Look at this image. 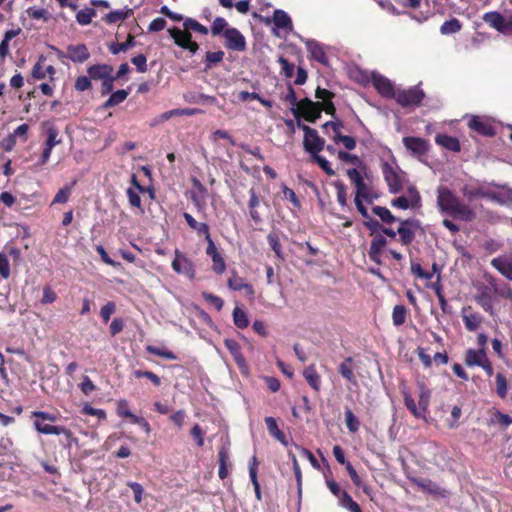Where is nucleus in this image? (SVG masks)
<instances>
[{"instance_id":"f257e3e1","label":"nucleus","mask_w":512,"mask_h":512,"mask_svg":"<svg viewBox=\"0 0 512 512\" xmlns=\"http://www.w3.org/2000/svg\"><path fill=\"white\" fill-rule=\"evenodd\" d=\"M437 207L442 214L464 222H472L476 219L475 211L445 186L437 188Z\"/></svg>"},{"instance_id":"f03ea898","label":"nucleus","mask_w":512,"mask_h":512,"mask_svg":"<svg viewBox=\"0 0 512 512\" xmlns=\"http://www.w3.org/2000/svg\"><path fill=\"white\" fill-rule=\"evenodd\" d=\"M381 169L389 192H401L408 182L406 173L396 163L383 162Z\"/></svg>"},{"instance_id":"7ed1b4c3","label":"nucleus","mask_w":512,"mask_h":512,"mask_svg":"<svg viewBox=\"0 0 512 512\" xmlns=\"http://www.w3.org/2000/svg\"><path fill=\"white\" fill-rule=\"evenodd\" d=\"M424 96V92L418 86H414L407 90L396 91L395 99L402 107H415L420 105Z\"/></svg>"},{"instance_id":"20e7f679","label":"nucleus","mask_w":512,"mask_h":512,"mask_svg":"<svg viewBox=\"0 0 512 512\" xmlns=\"http://www.w3.org/2000/svg\"><path fill=\"white\" fill-rule=\"evenodd\" d=\"M492 188L493 183L475 182L465 184L461 188V192L468 200H474L480 197L490 200Z\"/></svg>"},{"instance_id":"39448f33","label":"nucleus","mask_w":512,"mask_h":512,"mask_svg":"<svg viewBox=\"0 0 512 512\" xmlns=\"http://www.w3.org/2000/svg\"><path fill=\"white\" fill-rule=\"evenodd\" d=\"M298 126L304 131V148L311 155L317 154L324 149L325 141L318 136L316 130L298 122Z\"/></svg>"},{"instance_id":"423d86ee","label":"nucleus","mask_w":512,"mask_h":512,"mask_svg":"<svg viewBox=\"0 0 512 512\" xmlns=\"http://www.w3.org/2000/svg\"><path fill=\"white\" fill-rule=\"evenodd\" d=\"M421 197L415 186L410 185L407 189L406 196H400L391 201L392 207L406 210L408 208L418 207Z\"/></svg>"},{"instance_id":"0eeeda50","label":"nucleus","mask_w":512,"mask_h":512,"mask_svg":"<svg viewBox=\"0 0 512 512\" xmlns=\"http://www.w3.org/2000/svg\"><path fill=\"white\" fill-rule=\"evenodd\" d=\"M172 268L178 274H183L189 279L195 277L193 262L178 249L175 250V258L172 261Z\"/></svg>"},{"instance_id":"6e6552de","label":"nucleus","mask_w":512,"mask_h":512,"mask_svg":"<svg viewBox=\"0 0 512 512\" xmlns=\"http://www.w3.org/2000/svg\"><path fill=\"white\" fill-rule=\"evenodd\" d=\"M292 112L295 117H298L299 113H303L306 120L315 122L320 117L321 108L320 103H315L308 98L300 101L298 108H292Z\"/></svg>"},{"instance_id":"1a4fd4ad","label":"nucleus","mask_w":512,"mask_h":512,"mask_svg":"<svg viewBox=\"0 0 512 512\" xmlns=\"http://www.w3.org/2000/svg\"><path fill=\"white\" fill-rule=\"evenodd\" d=\"M223 36L228 49L233 51H244L246 49V40L238 29L227 28Z\"/></svg>"},{"instance_id":"9d476101","label":"nucleus","mask_w":512,"mask_h":512,"mask_svg":"<svg viewBox=\"0 0 512 512\" xmlns=\"http://www.w3.org/2000/svg\"><path fill=\"white\" fill-rule=\"evenodd\" d=\"M168 32L178 46L189 50L193 54L196 53L199 46L191 40V34L187 30L182 31L178 28H171Z\"/></svg>"},{"instance_id":"9b49d317","label":"nucleus","mask_w":512,"mask_h":512,"mask_svg":"<svg viewBox=\"0 0 512 512\" xmlns=\"http://www.w3.org/2000/svg\"><path fill=\"white\" fill-rule=\"evenodd\" d=\"M491 266L507 280L512 281V253L502 254L493 258Z\"/></svg>"},{"instance_id":"f8f14e48","label":"nucleus","mask_w":512,"mask_h":512,"mask_svg":"<svg viewBox=\"0 0 512 512\" xmlns=\"http://www.w3.org/2000/svg\"><path fill=\"white\" fill-rule=\"evenodd\" d=\"M461 316L465 328L470 332L476 331L484 320L483 316L473 311L471 306L463 307L461 311Z\"/></svg>"},{"instance_id":"ddd939ff","label":"nucleus","mask_w":512,"mask_h":512,"mask_svg":"<svg viewBox=\"0 0 512 512\" xmlns=\"http://www.w3.org/2000/svg\"><path fill=\"white\" fill-rule=\"evenodd\" d=\"M58 55L59 57H64V54L60 51H58ZM65 57L75 63H83L89 59L90 53L84 44L69 45Z\"/></svg>"},{"instance_id":"4468645a","label":"nucleus","mask_w":512,"mask_h":512,"mask_svg":"<svg viewBox=\"0 0 512 512\" xmlns=\"http://www.w3.org/2000/svg\"><path fill=\"white\" fill-rule=\"evenodd\" d=\"M372 82H373V86L375 87V89L382 96L395 98L396 91H394L393 84L388 78H386L380 74L373 73L372 74Z\"/></svg>"},{"instance_id":"2eb2a0df","label":"nucleus","mask_w":512,"mask_h":512,"mask_svg":"<svg viewBox=\"0 0 512 512\" xmlns=\"http://www.w3.org/2000/svg\"><path fill=\"white\" fill-rule=\"evenodd\" d=\"M490 201L499 205L512 204V188L493 184Z\"/></svg>"},{"instance_id":"dca6fc26","label":"nucleus","mask_w":512,"mask_h":512,"mask_svg":"<svg viewBox=\"0 0 512 512\" xmlns=\"http://www.w3.org/2000/svg\"><path fill=\"white\" fill-rule=\"evenodd\" d=\"M403 143L406 149L415 156L424 155L429 148L428 142L418 137H405Z\"/></svg>"},{"instance_id":"f3484780","label":"nucleus","mask_w":512,"mask_h":512,"mask_svg":"<svg viewBox=\"0 0 512 512\" xmlns=\"http://www.w3.org/2000/svg\"><path fill=\"white\" fill-rule=\"evenodd\" d=\"M487 358L485 349H468L465 353L464 363L468 367H480Z\"/></svg>"},{"instance_id":"a211bd4d","label":"nucleus","mask_w":512,"mask_h":512,"mask_svg":"<svg viewBox=\"0 0 512 512\" xmlns=\"http://www.w3.org/2000/svg\"><path fill=\"white\" fill-rule=\"evenodd\" d=\"M87 72L91 79L103 81L113 76V67L108 64H97L90 66Z\"/></svg>"},{"instance_id":"6ab92c4d","label":"nucleus","mask_w":512,"mask_h":512,"mask_svg":"<svg viewBox=\"0 0 512 512\" xmlns=\"http://www.w3.org/2000/svg\"><path fill=\"white\" fill-rule=\"evenodd\" d=\"M413 226L414 222L411 220L400 221V226L397 230V233L400 235L402 244L409 245L414 240L415 232Z\"/></svg>"},{"instance_id":"aec40b11","label":"nucleus","mask_w":512,"mask_h":512,"mask_svg":"<svg viewBox=\"0 0 512 512\" xmlns=\"http://www.w3.org/2000/svg\"><path fill=\"white\" fill-rule=\"evenodd\" d=\"M468 126L470 129L475 130L479 134L485 136H492L494 134L493 127L478 116L472 117L468 122Z\"/></svg>"},{"instance_id":"412c9836","label":"nucleus","mask_w":512,"mask_h":512,"mask_svg":"<svg viewBox=\"0 0 512 512\" xmlns=\"http://www.w3.org/2000/svg\"><path fill=\"white\" fill-rule=\"evenodd\" d=\"M475 301L482 307L485 312L489 313L490 315L494 314L492 295L489 292L488 287H483L481 289V291L475 296Z\"/></svg>"},{"instance_id":"4be33fe9","label":"nucleus","mask_w":512,"mask_h":512,"mask_svg":"<svg viewBox=\"0 0 512 512\" xmlns=\"http://www.w3.org/2000/svg\"><path fill=\"white\" fill-rule=\"evenodd\" d=\"M353 370L354 361L352 357L345 358L344 361L341 362L338 367V371L344 379H346L348 382L352 384H356L357 380Z\"/></svg>"},{"instance_id":"5701e85b","label":"nucleus","mask_w":512,"mask_h":512,"mask_svg":"<svg viewBox=\"0 0 512 512\" xmlns=\"http://www.w3.org/2000/svg\"><path fill=\"white\" fill-rule=\"evenodd\" d=\"M183 99L192 104H207L214 105L217 99L214 96H209L201 93L187 92L183 94Z\"/></svg>"},{"instance_id":"b1692460","label":"nucleus","mask_w":512,"mask_h":512,"mask_svg":"<svg viewBox=\"0 0 512 512\" xmlns=\"http://www.w3.org/2000/svg\"><path fill=\"white\" fill-rule=\"evenodd\" d=\"M307 50L311 57L321 64H327V56L321 45L315 40H306Z\"/></svg>"},{"instance_id":"393cba45","label":"nucleus","mask_w":512,"mask_h":512,"mask_svg":"<svg viewBox=\"0 0 512 512\" xmlns=\"http://www.w3.org/2000/svg\"><path fill=\"white\" fill-rule=\"evenodd\" d=\"M303 376L313 390L318 392L321 387V377L317 373L315 365L311 364L303 371Z\"/></svg>"},{"instance_id":"a878e982","label":"nucleus","mask_w":512,"mask_h":512,"mask_svg":"<svg viewBox=\"0 0 512 512\" xmlns=\"http://www.w3.org/2000/svg\"><path fill=\"white\" fill-rule=\"evenodd\" d=\"M228 287L235 291L245 290L247 295L252 296L254 294V289H253L252 285L245 282V280L243 278L237 276L236 274H233L228 279Z\"/></svg>"},{"instance_id":"bb28decb","label":"nucleus","mask_w":512,"mask_h":512,"mask_svg":"<svg viewBox=\"0 0 512 512\" xmlns=\"http://www.w3.org/2000/svg\"><path fill=\"white\" fill-rule=\"evenodd\" d=\"M482 19L490 27L501 33L504 23V16L502 14L496 11H490L485 13Z\"/></svg>"},{"instance_id":"cd10ccee","label":"nucleus","mask_w":512,"mask_h":512,"mask_svg":"<svg viewBox=\"0 0 512 512\" xmlns=\"http://www.w3.org/2000/svg\"><path fill=\"white\" fill-rule=\"evenodd\" d=\"M183 217L192 230L196 231L199 235H204L205 238H208L210 231L209 226L206 223L196 221L191 214L186 212L183 214Z\"/></svg>"},{"instance_id":"c85d7f7f","label":"nucleus","mask_w":512,"mask_h":512,"mask_svg":"<svg viewBox=\"0 0 512 512\" xmlns=\"http://www.w3.org/2000/svg\"><path fill=\"white\" fill-rule=\"evenodd\" d=\"M33 425H34V428L41 434L60 435L61 433H66L65 427L49 425V424H46L38 419L33 422Z\"/></svg>"},{"instance_id":"c756f323","label":"nucleus","mask_w":512,"mask_h":512,"mask_svg":"<svg viewBox=\"0 0 512 512\" xmlns=\"http://www.w3.org/2000/svg\"><path fill=\"white\" fill-rule=\"evenodd\" d=\"M273 22L277 28L292 30V21L289 15L280 9L274 11Z\"/></svg>"},{"instance_id":"7c9ffc66","label":"nucleus","mask_w":512,"mask_h":512,"mask_svg":"<svg viewBox=\"0 0 512 512\" xmlns=\"http://www.w3.org/2000/svg\"><path fill=\"white\" fill-rule=\"evenodd\" d=\"M436 143L443 146L444 148L458 152L460 151V143L457 138L448 136L445 134H440L436 136Z\"/></svg>"},{"instance_id":"2f4dec72","label":"nucleus","mask_w":512,"mask_h":512,"mask_svg":"<svg viewBox=\"0 0 512 512\" xmlns=\"http://www.w3.org/2000/svg\"><path fill=\"white\" fill-rule=\"evenodd\" d=\"M404 403L407 409L416 417L425 419L426 411L422 407L415 403L413 397L409 393H404Z\"/></svg>"},{"instance_id":"473e14b6","label":"nucleus","mask_w":512,"mask_h":512,"mask_svg":"<svg viewBox=\"0 0 512 512\" xmlns=\"http://www.w3.org/2000/svg\"><path fill=\"white\" fill-rule=\"evenodd\" d=\"M21 32V29H15V30H8L4 34V38L0 43V59L4 60L7 55L9 54V42L15 38L19 33Z\"/></svg>"},{"instance_id":"72a5a7b5","label":"nucleus","mask_w":512,"mask_h":512,"mask_svg":"<svg viewBox=\"0 0 512 512\" xmlns=\"http://www.w3.org/2000/svg\"><path fill=\"white\" fill-rule=\"evenodd\" d=\"M224 343H225L226 348L229 350V352L234 357L236 363L240 366L244 365L245 360H244L243 355L240 352L239 344L235 340H232V339H226Z\"/></svg>"},{"instance_id":"f704fd0d","label":"nucleus","mask_w":512,"mask_h":512,"mask_svg":"<svg viewBox=\"0 0 512 512\" xmlns=\"http://www.w3.org/2000/svg\"><path fill=\"white\" fill-rule=\"evenodd\" d=\"M249 194H250V199H249L248 207H249L250 216L255 223H259L261 221V217L256 210L257 206L259 205V198L256 195L254 189H250Z\"/></svg>"},{"instance_id":"c9c22d12","label":"nucleus","mask_w":512,"mask_h":512,"mask_svg":"<svg viewBox=\"0 0 512 512\" xmlns=\"http://www.w3.org/2000/svg\"><path fill=\"white\" fill-rule=\"evenodd\" d=\"M134 46H135L134 37L132 35H129L128 39L123 43H112L109 46V50L112 54L116 55V54H119L120 52H125Z\"/></svg>"},{"instance_id":"e433bc0d","label":"nucleus","mask_w":512,"mask_h":512,"mask_svg":"<svg viewBox=\"0 0 512 512\" xmlns=\"http://www.w3.org/2000/svg\"><path fill=\"white\" fill-rule=\"evenodd\" d=\"M419 388V399L418 403L426 412L428 411V406L431 398V391L426 387L424 383H418Z\"/></svg>"},{"instance_id":"4c0bfd02","label":"nucleus","mask_w":512,"mask_h":512,"mask_svg":"<svg viewBox=\"0 0 512 512\" xmlns=\"http://www.w3.org/2000/svg\"><path fill=\"white\" fill-rule=\"evenodd\" d=\"M249 476H250L251 482L253 484L256 497L258 500H261L260 485L257 480V462H256L255 457H253L252 462L250 463V466H249Z\"/></svg>"},{"instance_id":"58836bf2","label":"nucleus","mask_w":512,"mask_h":512,"mask_svg":"<svg viewBox=\"0 0 512 512\" xmlns=\"http://www.w3.org/2000/svg\"><path fill=\"white\" fill-rule=\"evenodd\" d=\"M267 241H268L271 249L275 252L276 256L281 261H283L285 259V257H284L283 251H282V247H281L278 235L273 232L269 233L267 236Z\"/></svg>"},{"instance_id":"ea45409f","label":"nucleus","mask_w":512,"mask_h":512,"mask_svg":"<svg viewBox=\"0 0 512 512\" xmlns=\"http://www.w3.org/2000/svg\"><path fill=\"white\" fill-rule=\"evenodd\" d=\"M339 501V505L349 510L350 512H362L359 505L352 499V497L346 492L342 493Z\"/></svg>"},{"instance_id":"a19ab883","label":"nucleus","mask_w":512,"mask_h":512,"mask_svg":"<svg viewBox=\"0 0 512 512\" xmlns=\"http://www.w3.org/2000/svg\"><path fill=\"white\" fill-rule=\"evenodd\" d=\"M376 198L377 195L373 193L367 184L355 191V199L372 203Z\"/></svg>"},{"instance_id":"79ce46f5","label":"nucleus","mask_w":512,"mask_h":512,"mask_svg":"<svg viewBox=\"0 0 512 512\" xmlns=\"http://www.w3.org/2000/svg\"><path fill=\"white\" fill-rule=\"evenodd\" d=\"M461 29V23L458 19L452 18L448 21H445L441 27L440 32L443 35L453 34L458 32Z\"/></svg>"},{"instance_id":"37998d69","label":"nucleus","mask_w":512,"mask_h":512,"mask_svg":"<svg viewBox=\"0 0 512 512\" xmlns=\"http://www.w3.org/2000/svg\"><path fill=\"white\" fill-rule=\"evenodd\" d=\"M128 94V91L124 89L117 90L116 92L112 93L109 99L104 103V107L110 108L123 102L127 98Z\"/></svg>"},{"instance_id":"c03bdc74","label":"nucleus","mask_w":512,"mask_h":512,"mask_svg":"<svg viewBox=\"0 0 512 512\" xmlns=\"http://www.w3.org/2000/svg\"><path fill=\"white\" fill-rule=\"evenodd\" d=\"M146 350L150 354H153V355H156V356L168 359V360H176L177 359V356L172 351H169V350H167L165 348H161V347L153 346V345H148L146 347Z\"/></svg>"},{"instance_id":"a18cd8bd","label":"nucleus","mask_w":512,"mask_h":512,"mask_svg":"<svg viewBox=\"0 0 512 512\" xmlns=\"http://www.w3.org/2000/svg\"><path fill=\"white\" fill-rule=\"evenodd\" d=\"M96 15L93 8H85L77 12L76 20L80 25H88L91 23L92 18Z\"/></svg>"},{"instance_id":"49530a36","label":"nucleus","mask_w":512,"mask_h":512,"mask_svg":"<svg viewBox=\"0 0 512 512\" xmlns=\"http://www.w3.org/2000/svg\"><path fill=\"white\" fill-rule=\"evenodd\" d=\"M233 321L234 324L240 329L246 328L249 325V320L246 312L240 309L239 307H236L233 310Z\"/></svg>"},{"instance_id":"de8ad7c7","label":"nucleus","mask_w":512,"mask_h":512,"mask_svg":"<svg viewBox=\"0 0 512 512\" xmlns=\"http://www.w3.org/2000/svg\"><path fill=\"white\" fill-rule=\"evenodd\" d=\"M407 309L403 305H396L392 312V320L395 326H401L406 321Z\"/></svg>"},{"instance_id":"09e8293b","label":"nucleus","mask_w":512,"mask_h":512,"mask_svg":"<svg viewBox=\"0 0 512 512\" xmlns=\"http://www.w3.org/2000/svg\"><path fill=\"white\" fill-rule=\"evenodd\" d=\"M373 213L377 215L383 222L391 224L397 220L395 216L392 215L389 209L382 206L373 207Z\"/></svg>"},{"instance_id":"8fccbe9b","label":"nucleus","mask_w":512,"mask_h":512,"mask_svg":"<svg viewBox=\"0 0 512 512\" xmlns=\"http://www.w3.org/2000/svg\"><path fill=\"white\" fill-rule=\"evenodd\" d=\"M183 26H184L185 30H187L188 32H189V30H192V31L201 33L203 35H206L208 33L207 27H205L204 25H202L201 23H199L198 21H196L195 19H192V18H187L184 21Z\"/></svg>"},{"instance_id":"3c124183","label":"nucleus","mask_w":512,"mask_h":512,"mask_svg":"<svg viewBox=\"0 0 512 512\" xmlns=\"http://www.w3.org/2000/svg\"><path fill=\"white\" fill-rule=\"evenodd\" d=\"M76 181H73L70 185H66L62 189H60L53 199V204L57 203H66L69 199V196L72 191V187L75 185Z\"/></svg>"},{"instance_id":"603ef678","label":"nucleus","mask_w":512,"mask_h":512,"mask_svg":"<svg viewBox=\"0 0 512 512\" xmlns=\"http://www.w3.org/2000/svg\"><path fill=\"white\" fill-rule=\"evenodd\" d=\"M346 174L350 181L355 185L356 191L366 185L360 171H358L356 168L348 169Z\"/></svg>"},{"instance_id":"864d4df0","label":"nucleus","mask_w":512,"mask_h":512,"mask_svg":"<svg viewBox=\"0 0 512 512\" xmlns=\"http://www.w3.org/2000/svg\"><path fill=\"white\" fill-rule=\"evenodd\" d=\"M224 58L223 51L207 52L205 69H210L213 65L220 63Z\"/></svg>"},{"instance_id":"5fc2aeb1","label":"nucleus","mask_w":512,"mask_h":512,"mask_svg":"<svg viewBox=\"0 0 512 512\" xmlns=\"http://www.w3.org/2000/svg\"><path fill=\"white\" fill-rule=\"evenodd\" d=\"M129 13H131V10H116L108 13L105 16V21L109 24L116 23L120 20H124L129 16Z\"/></svg>"},{"instance_id":"6e6d98bb","label":"nucleus","mask_w":512,"mask_h":512,"mask_svg":"<svg viewBox=\"0 0 512 512\" xmlns=\"http://www.w3.org/2000/svg\"><path fill=\"white\" fill-rule=\"evenodd\" d=\"M345 418L348 430L352 433L357 432L360 427V422L350 409H346Z\"/></svg>"},{"instance_id":"4d7b16f0","label":"nucleus","mask_w":512,"mask_h":512,"mask_svg":"<svg viewBox=\"0 0 512 512\" xmlns=\"http://www.w3.org/2000/svg\"><path fill=\"white\" fill-rule=\"evenodd\" d=\"M312 159L321 167V169L327 175H329V176L335 175V171L332 169L330 162L326 158L318 155V153H317V154L312 155Z\"/></svg>"},{"instance_id":"13d9d810","label":"nucleus","mask_w":512,"mask_h":512,"mask_svg":"<svg viewBox=\"0 0 512 512\" xmlns=\"http://www.w3.org/2000/svg\"><path fill=\"white\" fill-rule=\"evenodd\" d=\"M334 142H341L347 150H353L356 147V140L347 135L337 134L332 137Z\"/></svg>"},{"instance_id":"bf43d9fd","label":"nucleus","mask_w":512,"mask_h":512,"mask_svg":"<svg viewBox=\"0 0 512 512\" xmlns=\"http://www.w3.org/2000/svg\"><path fill=\"white\" fill-rule=\"evenodd\" d=\"M493 293L501 298L512 301V287L505 282L501 281L498 287H495V291Z\"/></svg>"},{"instance_id":"052dcab7","label":"nucleus","mask_w":512,"mask_h":512,"mask_svg":"<svg viewBox=\"0 0 512 512\" xmlns=\"http://www.w3.org/2000/svg\"><path fill=\"white\" fill-rule=\"evenodd\" d=\"M58 135V130L55 127L48 128L45 146L47 148L53 149L54 146L58 145L61 142V140L58 138Z\"/></svg>"},{"instance_id":"680f3d73","label":"nucleus","mask_w":512,"mask_h":512,"mask_svg":"<svg viewBox=\"0 0 512 512\" xmlns=\"http://www.w3.org/2000/svg\"><path fill=\"white\" fill-rule=\"evenodd\" d=\"M496 391L501 398H505L507 395V380L502 373L496 375Z\"/></svg>"},{"instance_id":"e2e57ef3","label":"nucleus","mask_w":512,"mask_h":512,"mask_svg":"<svg viewBox=\"0 0 512 512\" xmlns=\"http://www.w3.org/2000/svg\"><path fill=\"white\" fill-rule=\"evenodd\" d=\"M210 258L213 262V271L218 275L223 274L226 270V264L221 254L218 253L216 255L211 256Z\"/></svg>"},{"instance_id":"0e129e2a","label":"nucleus","mask_w":512,"mask_h":512,"mask_svg":"<svg viewBox=\"0 0 512 512\" xmlns=\"http://www.w3.org/2000/svg\"><path fill=\"white\" fill-rule=\"evenodd\" d=\"M227 21L222 17H217L214 19L212 26H211V32L214 36L221 34L222 32L228 28Z\"/></svg>"},{"instance_id":"69168bd1","label":"nucleus","mask_w":512,"mask_h":512,"mask_svg":"<svg viewBox=\"0 0 512 512\" xmlns=\"http://www.w3.org/2000/svg\"><path fill=\"white\" fill-rule=\"evenodd\" d=\"M337 157L339 160L345 162V163H352L354 165H361L362 164V161L361 159L357 156V155H354V154H350L348 152H345V151H338L337 152Z\"/></svg>"},{"instance_id":"338daca9","label":"nucleus","mask_w":512,"mask_h":512,"mask_svg":"<svg viewBox=\"0 0 512 512\" xmlns=\"http://www.w3.org/2000/svg\"><path fill=\"white\" fill-rule=\"evenodd\" d=\"M202 297L206 302L215 307L216 310L220 311L222 309L224 302L220 297L208 292H203Z\"/></svg>"},{"instance_id":"774afa93","label":"nucleus","mask_w":512,"mask_h":512,"mask_svg":"<svg viewBox=\"0 0 512 512\" xmlns=\"http://www.w3.org/2000/svg\"><path fill=\"white\" fill-rule=\"evenodd\" d=\"M387 240L385 237L378 235L375 236L370 244L369 250H372V253L375 254L376 251L382 252V249L386 246Z\"/></svg>"}]
</instances>
